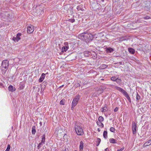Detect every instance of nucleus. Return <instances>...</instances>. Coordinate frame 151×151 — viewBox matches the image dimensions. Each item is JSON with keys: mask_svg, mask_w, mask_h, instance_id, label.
<instances>
[{"mask_svg": "<svg viewBox=\"0 0 151 151\" xmlns=\"http://www.w3.org/2000/svg\"><path fill=\"white\" fill-rule=\"evenodd\" d=\"M106 74L107 75H108V73H106Z\"/></svg>", "mask_w": 151, "mask_h": 151, "instance_id": "50", "label": "nucleus"}, {"mask_svg": "<svg viewBox=\"0 0 151 151\" xmlns=\"http://www.w3.org/2000/svg\"><path fill=\"white\" fill-rule=\"evenodd\" d=\"M21 35H22L21 33H18L17 34L16 37H13V40L15 42L18 41L20 39V37L21 36Z\"/></svg>", "mask_w": 151, "mask_h": 151, "instance_id": "8", "label": "nucleus"}, {"mask_svg": "<svg viewBox=\"0 0 151 151\" xmlns=\"http://www.w3.org/2000/svg\"><path fill=\"white\" fill-rule=\"evenodd\" d=\"M65 102V100L64 99H62L60 101V104L63 105L64 104Z\"/></svg>", "mask_w": 151, "mask_h": 151, "instance_id": "27", "label": "nucleus"}, {"mask_svg": "<svg viewBox=\"0 0 151 151\" xmlns=\"http://www.w3.org/2000/svg\"><path fill=\"white\" fill-rule=\"evenodd\" d=\"M8 89L10 91H13L16 90L15 88L12 85H10L9 86Z\"/></svg>", "mask_w": 151, "mask_h": 151, "instance_id": "11", "label": "nucleus"}, {"mask_svg": "<svg viewBox=\"0 0 151 151\" xmlns=\"http://www.w3.org/2000/svg\"><path fill=\"white\" fill-rule=\"evenodd\" d=\"M103 135L104 136V132H103Z\"/></svg>", "mask_w": 151, "mask_h": 151, "instance_id": "48", "label": "nucleus"}, {"mask_svg": "<svg viewBox=\"0 0 151 151\" xmlns=\"http://www.w3.org/2000/svg\"><path fill=\"white\" fill-rule=\"evenodd\" d=\"M104 71H107V70H104Z\"/></svg>", "mask_w": 151, "mask_h": 151, "instance_id": "47", "label": "nucleus"}, {"mask_svg": "<svg viewBox=\"0 0 151 151\" xmlns=\"http://www.w3.org/2000/svg\"><path fill=\"white\" fill-rule=\"evenodd\" d=\"M45 141V134L43 135L42 138V140L41 142L44 143Z\"/></svg>", "mask_w": 151, "mask_h": 151, "instance_id": "22", "label": "nucleus"}, {"mask_svg": "<svg viewBox=\"0 0 151 151\" xmlns=\"http://www.w3.org/2000/svg\"><path fill=\"white\" fill-rule=\"evenodd\" d=\"M32 132L33 134H35L36 132V129L35 127V126H33L32 127Z\"/></svg>", "mask_w": 151, "mask_h": 151, "instance_id": "18", "label": "nucleus"}, {"mask_svg": "<svg viewBox=\"0 0 151 151\" xmlns=\"http://www.w3.org/2000/svg\"><path fill=\"white\" fill-rule=\"evenodd\" d=\"M101 139H100L98 138L97 139V142H98V143L96 144V146H98L99 145L100 142H101Z\"/></svg>", "mask_w": 151, "mask_h": 151, "instance_id": "30", "label": "nucleus"}, {"mask_svg": "<svg viewBox=\"0 0 151 151\" xmlns=\"http://www.w3.org/2000/svg\"><path fill=\"white\" fill-rule=\"evenodd\" d=\"M137 125L136 123L133 122L132 124V129L133 131V133L134 134H135L136 133V129Z\"/></svg>", "mask_w": 151, "mask_h": 151, "instance_id": "7", "label": "nucleus"}, {"mask_svg": "<svg viewBox=\"0 0 151 151\" xmlns=\"http://www.w3.org/2000/svg\"><path fill=\"white\" fill-rule=\"evenodd\" d=\"M124 149V147H123L120 149H118L117 150H119V151H122V150H123Z\"/></svg>", "mask_w": 151, "mask_h": 151, "instance_id": "38", "label": "nucleus"}, {"mask_svg": "<svg viewBox=\"0 0 151 151\" xmlns=\"http://www.w3.org/2000/svg\"><path fill=\"white\" fill-rule=\"evenodd\" d=\"M74 127L76 133L78 135H81L83 134V131L80 123L76 122L74 123Z\"/></svg>", "mask_w": 151, "mask_h": 151, "instance_id": "2", "label": "nucleus"}, {"mask_svg": "<svg viewBox=\"0 0 151 151\" xmlns=\"http://www.w3.org/2000/svg\"><path fill=\"white\" fill-rule=\"evenodd\" d=\"M75 86L76 87H80V85L79 83H77L75 84Z\"/></svg>", "mask_w": 151, "mask_h": 151, "instance_id": "36", "label": "nucleus"}, {"mask_svg": "<svg viewBox=\"0 0 151 151\" xmlns=\"http://www.w3.org/2000/svg\"><path fill=\"white\" fill-rule=\"evenodd\" d=\"M101 0L102 1H103H103H104V0Z\"/></svg>", "mask_w": 151, "mask_h": 151, "instance_id": "49", "label": "nucleus"}, {"mask_svg": "<svg viewBox=\"0 0 151 151\" xmlns=\"http://www.w3.org/2000/svg\"><path fill=\"white\" fill-rule=\"evenodd\" d=\"M75 106H73V104H72V106L71 107V109L73 110V109L74 108V107Z\"/></svg>", "mask_w": 151, "mask_h": 151, "instance_id": "40", "label": "nucleus"}, {"mask_svg": "<svg viewBox=\"0 0 151 151\" xmlns=\"http://www.w3.org/2000/svg\"><path fill=\"white\" fill-rule=\"evenodd\" d=\"M80 98V96L79 95H76L73 100L72 104H73V106H76Z\"/></svg>", "mask_w": 151, "mask_h": 151, "instance_id": "6", "label": "nucleus"}, {"mask_svg": "<svg viewBox=\"0 0 151 151\" xmlns=\"http://www.w3.org/2000/svg\"><path fill=\"white\" fill-rule=\"evenodd\" d=\"M127 99L130 102H131V100L130 99V97H129V95L128 96H126Z\"/></svg>", "mask_w": 151, "mask_h": 151, "instance_id": "34", "label": "nucleus"}, {"mask_svg": "<svg viewBox=\"0 0 151 151\" xmlns=\"http://www.w3.org/2000/svg\"><path fill=\"white\" fill-rule=\"evenodd\" d=\"M107 132L106 131H104V138L106 139L107 137Z\"/></svg>", "mask_w": 151, "mask_h": 151, "instance_id": "31", "label": "nucleus"}, {"mask_svg": "<svg viewBox=\"0 0 151 151\" xmlns=\"http://www.w3.org/2000/svg\"><path fill=\"white\" fill-rule=\"evenodd\" d=\"M98 131H99V132H100V130H99V128H98Z\"/></svg>", "mask_w": 151, "mask_h": 151, "instance_id": "46", "label": "nucleus"}, {"mask_svg": "<svg viewBox=\"0 0 151 151\" xmlns=\"http://www.w3.org/2000/svg\"><path fill=\"white\" fill-rule=\"evenodd\" d=\"M55 132L57 133L58 135H64V137L65 136V134H63V129L62 127L61 126H59L57 128H56Z\"/></svg>", "mask_w": 151, "mask_h": 151, "instance_id": "5", "label": "nucleus"}, {"mask_svg": "<svg viewBox=\"0 0 151 151\" xmlns=\"http://www.w3.org/2000/svg\"><path fill=\"white\" fill-rule=\"evenodd\" d=\"M110 131L112 132H114L115 131V129L113 127H111L110 128Z\"/></svg>", "mask_w": 151, "mask_h": 151, "instance_id": "32", "label": "nucleus"}, {"mask_svg": "<svg viewBox=\"0 0 151 151\" xmlns=\"http://www.w3.org/2000/svg\"><path fill=\"white\" fill-rule=\"evenodd\" d=\"M128 51L129 52L132 54H134L135 53L134 50L132 48H128Z\"/></svg>", "mask_w": 151, "mask_h": 151, "instance_id": "15", "label": "nucleus"}, {"mask_svg": "<svg viewBox=\"0 0 151 151\" xmlns=\"http://www.w3.org/2000/svg\"><path fill=\"white\" fill-rule=\"evenodd\" d=\"M99 121L102 122L103 121L104 118L102 116H100L99 118Z\"/></svg>", "mask_w": 151, "mask_h": 151, "instance_id": "25", "label": "nucleus"}, {"mask_svg": "<svg viewBox=\"0 0 151 151\" xmlns=\"http://www.w3.org/2000/svg\"><path fill=\"white\" fill-rule=\"evenodd\" d=\"M118 108L117 107H116L115 108V109H114V111L115 112H116L118 111Z\"/></svg>", "mask_w": 151, "mask_h": 151, "instance_id": "39", "label": "nucleus"}, {"mask_svg": "<svg viewBox=\"0 0 151 151\" xmlns=\"http://www.w3.org/2000/svg\"><path fill=\"white\" fill-rule=\"evenodd\" d=\"M68 47L67 46H64L62 48V51L63 52H65L67 51L68 49Z\"/></svg>", "mask_w": 151, "mask_h": 151, "instance_id": "19", "label": "nucleus"}, {"mask_svg": "<svg viewBox=\"0 0 151 151\" xmlns=\"http://www.w3.org/2000/svg\"><path fill=\"white\" fill-rule=\"evenodd\" d=\"M10 149V146L9 145H7V148L6 150L5 151H9Z\"/></svg>", "mask_w": 151, "mask_h": 151, "instance_id": "29", "label": "nucleus"}, {"mask_svg": "<svg viewBox=\"0 0 151 151\" xmlns=\"http://www.w3.org/2000/svg\"><path fill=\"white\" fill-rule=\"evenodd\" d=\"M97 123L99 126L101 127L102 128L104 126V125L103 124L101 123V122L97 121Z\"/></svg>", "mask_w": 151, "mask_h": 151, "instance_id": "20", "label": "nucleus"}, {"mask_svg": "<svg viewBox=\"0 0 151 151\" xmlns=\"http://www.w3.org/2000/svg\"><path fill=\"white\" fill-rule=\"evenodd\" d=\"M75 21V20L74 19H73L72 20V22H73L74 21Z\"/></svg>", "mask_w": 151, "mask_h": 151, "instance_id": "45", "label": "nucleus"}, {"mask_svg": "<svg viewBox=\"0 0 151 151\" xmlns=\"http://www.w3.org/2000/svg\"><path fill=\"white\" fill-rule=\"evenodd\" d=\"M33 12L37 14V15L40 16L43 14L44 11L43 8L40 6H37L35 9H33Z\"/></svg>", "mask_w": 151, "mask_h": 151, "instance_id": "4", "label": "nucleus"}, {"mask_svg": "<svg viewBox=\"0 0 151 151\" xmlns=\"http://www.w3.org/2000/svg\"><path fill=\"white\" fill-rule=\"evenodd\" d=\"M117 151H119V150H117Z\"/></svg>", "mask_w": 151, "mask_h": 151, "instance_id": "51", "label": "nucleus"}, {"mask_svg": "<svg viewBox=\"0 0 151 151\" xmlns=\"http://www.w3.org/2000/svg\"><path fill=\"white\" fill-rule=\"evenodd\" d=\"M80 151H82L83 147V143L82 141H81L80 145Z\"/></svg>", "mask_w": 151, "mask_h": 151, "instance_id": "12", "label": "nucleus"}, {"mask_svg": "<svg viewBox=\"0 0 151 151\" xmlns=\"http://www.w3.org/2000/svg\"><path fill=\"white\" fill-rule=\"evenodd\" d=\"M116 81V83H120L121 82V80H120V79L118 78H117Z\"/></svg>", "mask_w": 151, "mask_h": 151, "instance_id": "28", "label": "nucleus"}, {"mask_svg": "<svg viewBox=\"0 0 151 151\" xmlns=\"http://www.w3.org/2000/svg\"><path fill=\"white\" fill-rule=\"evenodd\" d=\"M115 88L117 90H118L119 91H120L122 93L123 91L124 90H123L122 88H121L120 87L118 86L115 87Z\"/></svg>", "mask_w": 151, "mask_h": 151, "instance_id": "17", "label": "nucleus"}, {"mask_svg": "<svg viewBox=\"0 0 151 151\" xmlns=\"http://www.w3.org/2000/svg\"><path fill=\"white\" fill-rule=\"evenodd\" d=\"M150 17L148 16H146L144 17V19H148L150 18Z\"/></svg>", "mask_w": 151, "mask_h": 151, "instance_id": "37", "label": "nucleus"}, {"mask_svg": "<svg viewBox=\"0 0 151 151\" xmlns=\"http://www.w3.org/2000/svg\"><path fill=\"white\" fill-rule=\"evenodd\" d=\"M42 142H41L39 143V145H38L37 146V148L38 149H39L40 148V147H41V145H42Z\"/></svg>", "mask_w": 151, "mask_h": 151, "instance_id": "35", "label": "nucleus"}, {"mask_svg": "<svg viewBox=\"0 0 151 151\" xmlns=\"http://www.w3.org/2000/svg\"><path fill=\"white\" fill-rule=\"evenodd\" d=\"M101 110L102 111V112H103L104 111V107H103L101 108Z\"/></svg>", "mask_w": 151, "mask_h": 151, "instance_id": "42", "label": "nucleus"}, {"mask_svg": "<svg viewBox=\"0 0 151 151\" xmlns=\"http://www.w3.org/2000/svg\"><path fill=\"white\" fill-rule=\"evenodd\" d=\"M140 96L137 93V96H136V99L137 100H139L140 99Z\"/></svg>", "mask_w": 151, "mask_h": 151, "instance_id": "33", "label": "nucleus"}, {"mask_svg": "<svg viewBox=\"0 0 151 151\" xmlns=\"http://www.w3.org/2000/svg\"><path fill=\"white\" fill-rule=\"evenodd\" d=\"M77 9H78V10H81V11H83V7H82V6L81 5H79V6H77Z\"/></svg>", "mask_w": 151, "mask_h": 151, "instance_id": "21", "label": "nucleus"}, {"mask_svg": "<svg viewBox=\"0 0 151 151\" xmlns=\"http://www.w3.org/2000/svg\"><path fill=\"white\" fill-rule=\"evenodd\" d=\"M117 78L116 77L114 76L111 77V79L112 81H116Z\"/></svg>", "mask_w": 151, "mask_h": 151, "instance_id": "24", "label": "nucleus"}, {"mask_svg": "<svg viewBox=\"0 0 151 151\" xmlns=\"http://www.w3.org/2000/svg\"><path fill=\"white\" fill-rule=\"evenodd\" d=\"M9 61L7 60L3 61L2 64V71L4 73H5L8 68Z\"/></svg>", "mask_w": 151, "mask_h": 151, "instance_id": "3", "label": "nucleus"}, {"mask_svg": "<svg viewBox=\"0 0 151 151\" xmlns=\"http://www.w3.org/2000/svg\"><path fill=\"white\" fill-rule=\"evenodd\" d=\"M63 86H64V85H62V86H60V88H61V87H63Z\"/></svg>", "mask_w": 151, "mask_h": 151, "instance_id": "44", "label": "nucleus"}, {"mask_svg": "<svg viewBox=\"0 0 151 151\" xmlns=\"http://www.w3.org/2000/svg\"><path fill=\"white\" fill-rule=\"evenodd\" d=\"M45 74L44 73H43L42 74L41 76L40 77V78L39 79V82H42L43 80H44L45 77Z\"/></svg>", "mask_w": 151, "mask_h": 151, "instance_id": "10", "label": "nucleus"}, {"mask_svg": "<svg viewBox=\"0 0 151 151\" xmlns=\"http://www.w3.org/2000/svg\"><path fill=\"white\" fill-rule=\"evenodd\" d=\"M122 93L125 96V97L128 95L127 93L124 90L123 91Z\"/></svg>", "mask_w": 151, "mask_h": 151, "instance_id": "26", "label": "nucleus"}, {"mask_svg": "<svg viewBox=\"0 0 151 151\" xmlns=\"http://www.w3.org/2000/svg\"><path fill=\"white\" fill-rule=\"evenodd\" d=\"M109 141L111 143H115V140L113 138L110 139H109Z\"/></svg>", "mask_w": 151, "mask_h": 151, "instance_id": "23", "label": "nucleus"}, {"mask_svg": "<svg viewBox=\"0 0 151 151\" xmlns=\"http://www.w3.org/2000/svg\"><path fill=\"white\" fill-rule=\"evenodd\" d=\"M34 30L33 25H30L27 27V32L29 34L32 33Z\"/></svg>", "mask_w": 151, "mask_h": 151, "instance_id": "9", "label": "nucleus"}, {"mask_svg": "<svg viewBox=\"0 0 151 151\" xmlns=\"http://www.w3.org/2000/svg\"><path fill=\"white\" fill-rule=\"evenodd\" d=\"M84 54L85 56L88 57L91 53V52L88 51H86L84 52Z\"/></svg>", "mask_w": 151, "mask_h": 151, "instance_id": "14", "label": "nucleus"}, {"mask_svg": "<svg viewBox=\"0 0 151 151\" xmlns=\"http://www.w3.org/2000/svg\"><path fill=\"white\" fill-rule=\"evenodd\" d=\"M106 48V51L107 53H111L114 51L113 49L111 47Z\"/></svg>", "mask_w": 151, "mask_h": 151, "instance_id": "13", "label": "nucleus"}, {"mask_svg": "<svg viewBox=\"0 0 151 151\" xmlns=\"http://www.w3.org/2000/svg\"><path fill=\"white\" fill-rule=\"evenodd\" d=\"M105 151H109V149L108 148H106L105 150Z\"/></svg>", "mask_w": 151, "mask_h": 151, "instance_id": "41", "label": "nucleus"}, {"mask_svg": "<svg viewBox=\"0 0 151 151\" xmlns=\"http://www.w3.org/2000/svg\"><path fill=\"white\" fill-rule=\"evenodd\" d=\"M107 67V65L104 64V69L106 68Z\"/></svg>", "mask_w": 151, "mask_h": 151, "instance_id": "43", "label": "nucleus"}, {"mask_svg": "<svg viewBox=\"0 0 151 151\" xmlns=\"http://www.w3.org/2000/svg\"><path fill=\"white\" fill-rule=\"evenodd\" d=\"M151 144V139L148 141L147 142L145 143L144 145L145 146H146L148 145H149Z\"/></svg>", "mask_w": 151, "mask_h": 151, "instance_id": "16", "label": "nucleus"}, {"mask_svg": "<svg viewBox=\"0 0 151 151\" xmlns=\"http://www.w3.org/2000/svg\"><path fill=\"white\" fill-rule=\"evenodd\" d=\"M78 37L87 42L92 40L93 37L91 33H84L79 35Z\"/></svg>", "mask_w": 151, "mask_h": 151, "instance_id": "1", "label": "nucleus"}]
</instances>
